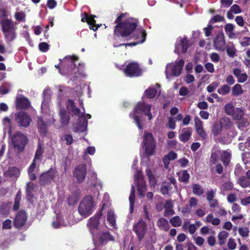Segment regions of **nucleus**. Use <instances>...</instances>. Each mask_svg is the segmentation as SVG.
Returning a JSON list of instances; mask_svg holds the SVG:
<instances>
[{
    "label": "nucleus",
    "mask_w": 250,
    "mask_h": 250,
    "mask_svg": "<svg viewBox=\"0 0 250 250\" xmlns=\"http://www.w3.org/2000/svg\"><path fill=\"white\" fill-rule=\"evenodd\" d=\"M135 199V189L134 186H132L131 192L130 193L129 200L130 203V208L131 210H133L134 204V201Z\"/></svg>",
    "instance_id": "44"
},
{
    "label": "nucleus",
    "mask_w": 250,
    "mask_h": 250,
    "mask_svg": "<svg viewBox=\"0 0 250 250\" xmlns=\"http://www.w3.org/2000/svg\"><path fill=\"white\" fill-rule=\"evenodd\" d=\"M87 172L86 166L84 164L76 166L73 171L74 176L76 178L79 183H82L85 179Z\"/></svg>",
    "instance_id": "13"
},
{
    "label": "nucleus",
    "mask_w": 250,
    "mask_h": 250,
    "mask_svg": "<svg viewBox=\"0 0 250 250\" xmlns=\"http://www.w3.org/2000/svg\"><path fill=\"white\" fill-rule=\"evenodd\" d=\"M157 225L160 229L167 231L170 228L167 220L164 218H160L157 221Z\"/></svg>",
    "instance_id": "25"
},
{
    "label": "nucleus",
    "mask_w": 250,
    "mask_h": 250,
    "mask_svg": "<svg viewBox=\"0 0 250 250\" xmlns=\"http://www.w3.org/2000/svg\"><path fill=\"white\" fill-rule=\"evenodd\" d=\"M228 246L229 250H233L236 248V244L233 238H230L228 242Z\"/></svg>",
    "instance_id": "60"
},
{
    "label": "nucleus",
    "mask_w": 250,
    "mask_h": 250,
    "mask_svg": "<svg viewBox=\"0 0 250 250\" xmlns=\"http://www.w3.org/2000/svg\"><path fill=\"white\" fill-rule=\"evenodd\" d=\"M58 171L56 169L51 167L47 171L42 173L39 177V183L42 186H45L51 184L56 178Z\"/></svg>",
    "instance_id": "8"
},
{
    "label": "nucleus",
    "mask_w": 250,
    "mask_h": 250,
    "mask_svg": "<svg viewBox=\"0 0 250 250\" xmlns=\"http://www.w3.org/2000/svg\"><path fill=\"white\" fill-rule=\"evenodd\" d=\"M140 35L141 36V39L137 42H130V43H120L119 45H114L115 47H119L122 46H135L138 43H142L144 42L146 39V31L144 29L141 30L140 32Z\"/></svg>",
    "instance_id": "19"
},
{
    "label": "nucleus",
    "mask_w": 250,
    "mask_h": 250,
    "mask_svg": "<svg viewBox=\"0 0 250 250\" xmlns=\"http://www.w3.org/2000/svg\"><path fill=\"white\" fill-rule=\"evenodd\" d=\"M157 93V90L154 87H150L145 90L144 94L148 99H153L155 98Z\"/></svg>",
    "instance_id": "35"
},
{
    "label": "nucleus",
    "mask_w": 250,
    "mask_h": 250,
    "mask_svg": "<svg viewBox=\"0 0 250 250\" xmlns=\"http://www.w3.org/2000/svg\"><path fill=\"white\" fill-rule=\"evenodd\" d=\"M137 187L140 196L142 197H144L146 186L144 179H141L137 181Z\"/></svg>",
    "instance_id": "23"
},
{
    "label": "nucleus",
    "mask_w": 250,
    "mask_h": 250,
    "mask_svg": "<svg viewBox=\"0 0 250 250\" xmlns=\"http://www.w3.org/2000/svg\"><path fill=\"white\" fill-rule=\"evenodd\" d=\"M59 115L62 125H67L69 122L70 117L66 111L64 109L60 110Z\"/></svg>",
    "instance_id": "27"
},
{
    "label": "nucleus",
    "mask_w": 250,
    "mask_h": 250,
    "mask_svg": "<svg viewBox=\"0 0 250 250\" xmlns=\"http://www.w3.org/2000/svg\"><path fill=\"white\" fill-rule=\"evenodd\" d=\"M151 105L145 102H139L134 106L133 111L130 113L129 116L133 119L134 122L140 129L143 127L141 124V117L138 114H144L146 116L149 121L152 120L153 116L151 112Z\"/></svg>",
    "instance_id": "3"
},
{
    "label": "nucleus",
    "mask_w": 250,
    "mask_h": 250,
    "mask_svg": "<svg viewBox=\"0 0 250 250\" xmlns=\"http://www.w3.org/2000/svg\"><path fill=\"white\" fill-rule=\"evenodd\" d=\"M235 21L239 26L242 27L244 25L245 21L242 16H236Z\"/></svg>",
    "instance_id": "63"
},
{
    "label": "nucleus",
    "mask_w": 250,
    "mask_h": 250,
    "mask_svg": "<svg viewBox=\"0 0 250 250\" xmlns=\"http://www.w3.org/2000/svg\"><path fill=\"white\" fill-rule=\"evenodd\" d=\"M235 108L231 103L226 104L224 106L225 113L230 116H231L234 112Z\"/></svg>",
    "instance_id": "47"
},
{
    "label": "nucleus",
    "mask_w": 250,
    "mask_h": 250,
    "mask_svg": "<svg viewBox=\"0 0 250 250\" xmlns=\"http://www.w3.org/2000/svg\"><path fill=\"white\" fill-rule=\"evenodd\" d=\"M12 221L10 219L5 220L2 224V228L3 229H9L12 228L11 226Z\"/></svg>",
    "instance_id": "61"
},
{
    "label": "nucleus",
    "mask_w": 250,
    "mask_h": 250,
    "mask_svg": "<svg viewBox=\"0 0 250 250\" xmlns=\"http://www.w3.org/2000/svg\"><path fill=\"white\" fill-rule=\"evenodd\" d=\"M126 77L133 78L140 77L142 74V69L137 62L129 63L124 70Z\"/></svg>",
    "instance_id": "10"
},
{
    "label": "nucleus",
    "mask_w": 250,
    "mask_h": 250,
    "mask_svg": "<svg viewBox=\"0 0 250 250\" xmlns=\"http://www.w3.org/2000/svg\"><path fill=\"white\" fill-rule=\"evenodd\" d=\"M234 28L235 26L232 23H227L224 27L225 31L229 33V36L230 38H232L235 36V34L233 33Z\"/></svg>",
    "instance_id": "37"
},
{
    "label": "nucleus",
    "mask_w": 250,
    "mask_h": 250,
    "mask_svg": "<svg viewBox=\"0 0 250 250\" xmlns=\"http://www.w3.org/2000/svg\"><path fill=\"white\" fill-rule=\"evenodd\" d=\"M127 13H121L115 20L116 25L114 34L118 38H126L130 36L136 29L138 23V20L132 18L125 19Z\"/></svg>",
    "instance_id": "1"
},
{
    "label": "nucleus",
    "mask_w": 250,
    "mask_h": 250,
    "mask_svg": "<svg viewBox=\"0 0 250 250\" xmlns=\"http://www.w3.org/2000/svg\"><path fill=\"white\" fill-rule=\"evenodd\" d=\"M218 83L217 82H213L210 84L208 85L207 88V91L209 93L213 92L215 89L218 86Z\"/></svg>",
    "instance_id": "59"
},
{
    "label": "nucleus",
    "mask_w": 250,
    "mask_h": 250,
    "mask_svg": "<svg viewBox=\"0 0 250 250\" xmlns=\"http://www.w3.org/2000/svg\"><path fill=\"white\" fill-rule=\"evenodd\" d=\"M0 25L7 42L12 41L16 37V27L12 20L5 18L0 21Z\"/></svg>",
    "instance_id": "4"
},
{
    "label": "nucleus",
    "mask_w": 250,
    "mask_h": 250,
    "mask_svg": "<svg viewBox=\"0 0 250 250\" xmlns=\"http://www.w3.org/2000/svg\"><path fill=\"white\" fill-rule=\"evenodd\" d=\"M213 29V27L212 26L211 24L208 23V26L204 28V29L205 36L208 37L210 36Z\"/></svg>",
    "instance_id": "54"
},
{
    "label": "nucleus",
    "mask_w": 250,
    "mask_h": 250,
    "mask_svg": "<svg viewBox=\"0 0 250 250\" xmlns=\"http://www.w3.org/2000/svg\"><path fill=\"white\" fill-rule=\"evenodd\" d=\"M95 204L92 196L88 195L81 201L78 211L82 216L85 218L92 213Z\"/></svg>",
    "instance_id": "5"
},
{
    "label": "nucleus",
    "mask_w": 250,
    "mask_h": 250,
    "mask_svg": "<svg viewBox=\"0 0 250 250\" xmlns=\"http://www.w3.org/2000/svg\"><path fill=\"white\" fill-rule=\"evenodd\" d=\"M178 176V181L181 183L188 184L189 182L190 175L187 170H182L176 173Z\"/></svg>",
    "instance_id": "21"
},
{
    "label": "nucleus",
    "mask_w": 250,
    "mask_h": 250,
    "mask_svg": "<svg viewBox=\"0 0 250 250\" xmlns=\"http://www.w3.org/2000/svg\"><path fill=\"white\" fill-rule=\"evenodd\" d=\"M103 215L102 209L98 211L94 216L90 218L87 224L90 233L94 236L98 230L99 226V220Z\"/></svg>",
    "instance_id": "11"
},
{
    "label": "nucleus",
    "mask_w": 250,
    "mask_h": 250,
    "mask_svg": "<svg viewBox=\"0 0 250 250\" xmlns=\"http://www.w3.org/2000/svg\"><path fill=\"white\" fill-rule=\"evenodd\" d=\"M219 122L223 128H225L226 129H229L233 125L232 122L229 117H223L221 118Z\"/></svg>",
    "instance_id": "28"
},
{
    "label": "nucleus",
    "mask_w": 250,
    "mask_h": 250,
    "mask_svg": "<svg viewBox=\"0 0 250 250\" xmlns=\"http://www.w3.org/2000/svg\"><path fill=\"white\" fill-rule=\"evenodd\" d=\"M222 188L223 190H231L233 188V185L230 182H226L222 185Z\"/></svg>",
    "instance_id": "56"
},
{
    "label": "nucleus",
    "mask_w": 250,
    "mask_h": 250,
    "mask_svg": "<svg viewBox=\"0 0 250 250\" xmlns=\"http://www.w3.org/2000/svg\"><path fill=\"white\" fill-rule=\"evenodd\" d=\"M43 153V147L40 142L38 143L37 148L36 149L34 159L41 160L42 154Z\"/></svg>",
    "instance_id": "36"
},
{
    "label": "nucleus",
    "mask_w": 250,
    "mask_h": 250,
    "mask_svg": "<svg viewBox=\"0 0 250 250\" xmlns=\"http://www.w3.org/2000/svg\"><path fill=\"white\" fill-rule=\"evenodd\" d=\"M95 17H96L95 15H90L88 16L87 13L84 12L82 14L81 21L83 22H86L89 25L90 29H93V26L95 25L96 23Z\"/></svg>",
    "instance_id": "18"
},
{
    "label": "nucleus",
    "mask_w": 250,
    "mask_h": 250,
    "mask_svg": "<svg viewBox=\"0 0 250 250\" xmlns=\"http://www.w3.org/2000/svg\"><path fill=\"white\" fill-rule=\"evenodd\" d=\"M244 114V110L241 108H236L234 112L231 115L232 119L234 120H241Z\"/></svg>",
    "instance_id": "31"
},
{
    "label": "nucleus",
    "mask_w": 250,
    "mask_h": 250,
    "mask_svg": "<svg viewBox=\"0 0 250 250\" xmlns=\"http://www.w3.org/2000/svg\"><path fill=\"white\" fill-rule=\"evenodd\" d=\"M38 128L40 134L45 135L47 133V126L42 117L39 118L38 121Z\"/></svg>",
    "instance_id": "26"
},
{
    "label": "nucleus",
    "mask_w": 250,
    "mask_h": 250,
    "mask_svg": "<svg viewBox=\"0 0 250 250\" xmlns=\"http://www.w3.org/2000/svg\"><path fill=\"white\" fill-rule=\"evenodd\" d=\"M28 141L27 136L19 131L16 132L12 137L14 149L19 153L24 151Z\"/></svg>",
    "instance_id": "6"
},
{
    "label": "nucleus",
    "mask_w": 250,
    "mask_h": 250,
    "mask_svg": "<svg viewBox=\"0 0 250 250\" xmlns=\"http://www.w3.org/2000/svg\"><path fill=\"white\" fill-rule=\"evenodd\" d=\"M27 219V216L24 210H21L16 214L14 219V226L17 228L23 227Z\"/></svg>",
    "instance_id": "14"
},
{
    "label": "nucleus",
    "mask_w": 250,
    "mask_h": 250,
    "mask_svg": "<svg viewBox=\"0 0 250 250\" xmlns=\"http://www.w3.org/2000/svg\"><path fill=\"white\" fill-rule=\"evenodd\" d=\"M214 47L217 50H224L226 46L225 36L223 32L218 33L213 41Z\"/></svg>",
    "instance_id": "15"
},
{
    "label": "nucleus",
    "mask_w": 250,
    "mask_h": 250,
    "mask_svg": "<svg viewBox=\"0 0 250 250\" xmlns=\"http://www.w3.org/2000/svg\"><path fill=\"white\" fill-rule=\"evenodd\" d=\"M195 129L203 127V122L198 117H195L194 119Z\"/></svg>",
    "instance_id": "57"
},
{
    "label": "nucleus",
    "mask_w": 250,
    "mask_h": 250,
    "mask_svg": "<svg viewBox=\"0 0 250 250\" xmlns=\"http://www.w3.org/2000/svg\"><path fill=\"white\" fill-rule=\"evenodd\" d=\"M221 151L219 150H215L212 151L211 154L210 162L212 164H215L221 158Z\"/></svg>",
    "instance_id": "33"
},
{
    "label": "nucleus",
    "mask_w": 250,
    "mask_h": 250,
    "mask_svg": "<svg viewBox=\"0 0 250 250\" xmlns=\"http://www.w3.org/2000/svg\"><path fill=\"white\" fill-rule=\"evenodd\" d=\"M192 192L194 194L197 195H201L204 193V190L201 186L197 184H194L192 185Z\"/></svg>",
    "instance_id": "38"
},
{
    "label": "nucleus",
    "mask_w": 250,
    "mask_h": 250,
    "mask_svg": "<svg viewBox=\"0 0 250 250\" xmlns=\"http://www.w3.org/2000/svg\"><path fill=\"white\" fill-rule=\"evenodd\" d=\"M79 61V57L76 55L65 56L62 60L60 59V63L55 67L59 70L62 75L70 77L72 82L77 80L79 76L82 75L75 62Z\"/></svg>",
    "instance_id": "2"
},
{
    "label": "nucleus",
    "mask_w": 250,
    "mask_h": 250,
    "mask_svg": "<svg viewBox=\"0 0 250 250\" xmlns=\"http://www.w3.org/2000/svg\"><path fill=\"white\" fill-rule=\"evenodd\" d=\"M143 147L146 155L150 156L155 153L156 143L152 133L145 132L144 134Z\"/></svg>",
    "instance_id": "7"
},
{
    "label": "nucleus",
    "mask_w": 250,
    "mask_h": 250,
    "mask_svg": "<svg viewBox=\"0 0 250 250\" xmlns=\"http://www.w3.org/2000/svg\"><path fill=\"white\" fill-rule=\"evenodd\" d=\"M206 222L207 223H211L213 225L217 226L220 223V219L216 218H213V215L212 214H209L206 217Z\"/></svg>",
    "instance_id": "40"
},
{
    "label": "nucleus",
    "mask_w": 250,
    "mask_h": 250,
    "mask_svg": "<svg viewBox=\"0 0 250 250\" xmlns=\"http://www.w3.org/2000/svg\"><path fill=\"white\" fill-rule=\"evenodd\" d=\"M184 65V61L182 59H180L172 66L171 70V75L178 77L182 73L183 66Z\"/></svg>",
    "instance_id": "17"
},
{
    "label": "nucleus",
    "mask_w": 250,
    "mask_h": 250,
    "mask_svg": "<svg viewBox=\"0 0 250 250\" xmlns=\"http://www.w3.org/2000/svg\"><path fill=\"white\" fill-rule=\"evenodd\" d=\"M61 140L66 141L67 146L71 145L73 142V137L70 134H64L61 138Z\"/></svg>",
    "instance_id": "50"
},
{
    "label": "nucleus",
    "mask_w": 250,
    "mask_h": 250,
    "mask_svg": "<svg viewBox=\"0 0 250 250\" xmlns=\"http://www.w3.org/2000/svg\"><path fill=\"white\" fill-rule=\"evenodd\" d=\"M196 131L202 140H206L207 138V134L204 130V127L197 128L196 129Z\"/></svg>",
    "instance_id": "51"
},
{
    "label": "nucleus",
    "mask_w": 250,
    "mask_h": 250,
    "mask_svg": "<svg viewBox=\"0 0 250 250\" xmlns=\"http://www.w3.org/2000/svg\"><path fill=\"white\" fill-rule=\"evenodd\" d=\"M241 44L242 46H248L250 45V38L248 37H244L243 40L241 42Z\"/></svg>",
    "instance_id": "64"
},
{
    "label": "nucleus",
    "mask_w": 250,
    "mask_h": 250,
    "mask_svg": "<svg viewBox=\"0 0 250 250\" xmlns=\"http://www.w3.org/2000/svg\"><path fill=\"white\" fill-rule=\"evenodd\" d=\"M223 127L220 122H215L212 128V132L214 136L220 135L222 131Z\"/></svg>",
    "instance_id": "34"
},
{
    "label": "nucleus",
    "mask_w": 250,
    "mask_h": 250,
    "mask_svg": "<svg viewBox=\"0 0 250 250\" xmlns=\"http://www.w3.org/2000/svg\"><path fill=\"white\" fill-rule=\"evenodd\" d=\"M172 188L170 183L165 182L163 183L161 188V191L163 194H167L169 191Z\"/></svg>",
    "instance_id": "46"
},
{
    "label": "nucleus",
    "mask_w": 250,
    "mask_h": 250,
    "mask_svg": "<svg viewBox=\"0 0 250 250\" xmlns=\"http://www.w3.org/2000/svg\"><path fill=\"white\" fill-rule=\"evenodd\" d=\"M17 106L21 109H28L30 106V102L25 97L20 98L16 100Z\"/></svg>",
    "instance_id": "22"
},
{
    "label": "nucleus",
    "mask_w": 250,
    "mask_h": 250,
    "mask_svg": "<svg viewBox=\"0 0 250 250\" xmlns=\"http://www.w3.org/2000/svg\"><path fill=\"white\" fill-rule=\"evenodd\" d=\"M230 88L227 84H224L217 90L218 93L222 95H226L230 92Z\"/></svg>",
    "instance_id": "45"
},
{
    "label": "nucleus",
    "mask_w": 250,
    "mask_h": 250,
    "mask_svg": "<svg viewBox=\"0 0 250 250\" xmlns=\"http://www.w3.org/2000/svg\"><path fill=\"white\" fill-rule=\"evenodd\" d=\"M170 224L174 227H178L181 225L182 220L179 216H175L169 220Z\"/></svg>",
    "instance_id": "43"
},
{
    "label": "nucleus",
    "mask_w": 250,
    "mask_h": 250,
    "mask_svg": "<svg viewBox=\"0 0 250 250\" xmlns=\"http://www.w3.org/2000/svg\"><path fill=\"white\" fill-rule=\"evenodd\" d=\"M239 184L242 188H245L250 186L249 179L245 176H241L239 179Z\"/></svg>",
    "instance_id": "42"
},
{
    "label": "nucleus",
    "mask_w": 250,
    "mask_h": 250,
    "mask_svg": "<svg viewBox=\"0 0 250 250\" xmlns=\"http://www.w3.org/2000/svg\"><path fill=\"white\" fill-rule=\"evenodd\" d=\"M238 232L242 237H246L249 235V229L247 227H241L239 228Z\"/></svg>",
    "instance_id": "53"
},
{
    "label": "nucleus",
    "mask_w": 250,
    "mask_h": 250,
    "mask_svg": "<svg viewBox=\"0 0 250 250\" xmlns=\"http://www.w3.org/2000/svg\"><path fill=\"white\" fill-rule=\"evenodd\" d=\"M7 174L10 177H18L20 174V171L16 167H10L7 171Z\"/></svg>",
    "instance_id": "32"
},
{
    "label": "nucleus",
    "mask_w": 250,
    "mask_h": 250,
    "mask_svg": "<svg viewBox=\"0 0 250 250\" xmlns=\"http://www.w3.org/2000/svg\"><path fill=\"white\" fill-rule=\"evenodd\" d=\"M244 91L242 88V86L239 84H235L232 89V94L233 96H237L243 93Z\"/></svg>",
    "instance_id": "39"
},
{
    "label": "nucleus",
    "mask_w": 250,
    "mask_h": 250,
    "mask_svg": "<svg viewBox=\"0 0 250 250\" xmlns=\"http://www.w3.org/2000/svg\"><path fill=\"white\" fill-rule=\"evenodd\" d=\"M231 154L228 150H224L221 152V160L226 167L228 166L230 163Z\"/></svg>",
    "instance_id": "24"
},
{
    "label": "nucleus",
    "mask_w": 250,
    "mask_h": 250,
    "mask_svg": "<svg viewBox=\"0 0 250 250\" xmlns=\"http://www.w3.org/2000/svg\"><path fill=\"white\" fill-rule=\"evenodd\" d=\"M225 20V18L224 16H221L220 15H216L213 17V18H211L209 21V23L212 24L218 22L223 21Z\"/></svg>",
    "instance_id": "49"
},
{
    "label": "nucleus",
    "mask_w": 250,
    "mask_h": 250,
    "mask_svg": "<svg viewBox=\"0 0 250 250\" xmlns=\"http://www.w3.org/2000/svg\"><path fill=\"white\" fill-rule=\"evenodd\" d=\"M189 47V41L187 38L181 39L180 42L176 44L174 52L179 54L181 52L185 53Z\"/></svg>",
    "instance_id": "16"
},
{
    "label": "nucleus",
    "mask_w": 250,
    "mask_h": 250,
    "mask_svg": "<svg viewBox=\"0 0 250 250\" xmlns=\"http://www.w3.org/2000/svg\"><path fill=\"white\" fill-rule=\"evenodd\" d=\"M107 220L111 226H115L116 225V218L113 212L110 211L107 215Z\"/></svg>",
    "instance_id": "41"
},
{
    "label": "nucleus",
    "mask_w": 250,
    "mask_h": 250,
    "mask_svg": "<svg viewBox=\"0 0 250 250\" xmlns=\"http://www.w3.org/2000/svg\"><path fill=\"white\" fill-rule=\"evenodd\" d=\"M15 121L19 126L27 127L32 121L31 118L24 111H19L15 114Z\"/></svg>",
    "instance_id": "12"
},
{
    "label": "nucleus",
    "mask_w": 250,
    "mask_h": 250,
    "mask_svg": "<svg viewBox=\"0 0 250 250\" xmlns=\"http://www.w3.org/2000/svg\"><path fill=\"white\" fill-rule=\"evenodd\" d=\"M87 125V121L85 117H79L78 122L77 123V125L76 126V131L80 132H83L86 129Z\"/></svg>",
    "instance_id": "20"
},
{
    "label": "nucleus",
    "mask_w": 250,
    "mask_h": 250,
    "mask_svg": "<svg viewBox=\"0 0 250 250\" xmlns=\"http://www.w3.org/2000/svg\"><path fill=\"white\" fill-rule=\"evenodd\" d=\"M230 10L235 14L241 13L242 12L240 6L236 4L232 5L230 7Z\"/></svg>",
    "instance_id": "58"
},
{
    "label": "nucleus",
    "mask_w": 250,
    "mask_h": 250,
    "mask_svg": "<svg viewBox=\"0 0 250 250\" xmlns=\"http://www.w3.org/2000/svg\"><path fill=\"white\" fill-rule=\"evenodd\" d=\"M78 202V198L75 194L70 195L67 199V203L70 206H75Z\"/></svg>",
    "instance_id": "48"
},
{
    "label": "nucleus",
    "mask_w": 250,
    "mask_h": 250,
    "mask_svg": "<svg viewBox=\"0 0 250 250\" xmlns=\"http://www.w3.org/2000/svg\"><path fill=\"white\" fill-rule=\"evenodd\" d=\"M192 135V129L188 127L187 130L184 131L180 136L179 138L181 142L185 143L188 142L190 138Z\"/></svg>",
    "instance_id": "30"
},
{
    "label": "nucleus",
    "mask_w": 250,
    "mask_h": 250,
    "mask_svg": "<svg viewBox=\"0 0 250 250\" xmlns=\"http://www.w3.org/2000/svg\"><path fill=\"white\" fill-rule=\"evenodd\" d=\"M114 237L108 231L103 232L99 238V241L101 244H104L108 241H114Z\"/></svg>",
    "instance_id": "29"
},
{
    "label": "nucleus",
    "mask_w": 250,
    "mask_h": 250,
    "mask_svg": "<svg viewBox=\"0 0 250 250\" xmlns=\"http://www.w3.org/2000/svg\"><path fill=\"white\" fill-rule=\"evenodd\" d=\"M39 49L42 52H46L49 49V45L45 42H42L39 44Z\"/></svg>",
    "instance_id": "52"
},
{
    "label": "nucleus",
    "mask_w": 250,
    "mask_h": 250,
    "mask_svg": "<svg viewBox=\"0 0 250 250\" xmlns=\"http://www.w3.org/2000/svg\"><path fill=\"white\" fill-rule=\"evenodd\" d=\"M132 230L136 234L138 240L141 242L147 232V227L146 222L143 219H140L134 224Z\"/></svg>",
    "instance_id": "9"
},
{
    "label": "nucleus",
    "mask_w": 250,
    "mask_h": 250,
    "mask_svg": "<svg viewBox=\"0 0 250 250\" xmlns=\"http://www.w3.org/2000/svg\"><path fill=\"white\" fill-rule=\"evenodd\" d=\"M175 122L176 121L173 118L170 117H168L167 126L170 129H175L176 127Z\"/></svg>",
    "instance_id": "55"
},
{
    "label": "nucleus",
    "mask_w": 250,
    "mask_h": 250,
    "mask_svg": "<svg viewBox=\"0 0 250 250\" xmlns=\"http://www.w3.org/2000/svg\"><path fill=\"white\" fill-rule=\"evenodd\" d=\"M237 78L238 83H243L247 81L248 79V75L246 73H241V74Z\"/></svg>",
    "instance_id": "62"
}]
</instances>
